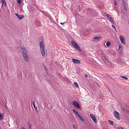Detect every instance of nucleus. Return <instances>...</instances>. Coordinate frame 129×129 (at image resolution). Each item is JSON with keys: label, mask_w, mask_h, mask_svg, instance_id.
Listing matches in <instances>:
<instances>
[{"label": "nucleus", "mask_w": 129, "mask_h": 129, "mask_svg": "<svg viewBox=\"0 0 129 129\" xmlns=\"http://www.w3.org/2000/svg\"><path fill=\"white\" fill-rule=\"evenodd\" d=\"M20 47L22 50V55L24 60L26 62H28L29 61V58L26 50L23 46H20Z\"/></svg>", "instance_id": "nucleus-1"}, {"label": "nucleus", "mask_w": 129, "mask_h": 129, "mask_svg": "<svg viewBox=\"0 0 129 129\" xmlns=\"http://www.w3.org/2000/svg\"><path fill=\"white\" fill-rule=\"evenodd\" d=\"M40 50L42 55L43 57L45 56V51L43 43L42 41L40 42L39 44Z\"/></svg>", "instance_id": "nucleus-2"}, {"label": "nucleus", "mask_w": 129, "mask_h": 129, "mask_svg": "<svg viewBox=\"0 0 129 129\" xmlns=\"http://www.w3.org/2000/svg\"><path fill=\"white\" fill-rule=\"evenodd\" d=\"M73 111L75 115L77 117L79 118V119L81 121H84V118L82 117L77 112L75 109H73L72 110Z\"/></svg>", "instance_id": "nucleus-3"}, {"label": "nucleus", "mask_w": 129, "mask_h": 129, "mask_svg": "<svg viewBox=\"0 0 129 129\" xmlns=\"http://www.w3.org/2000/svg\"><path fill=\"white\" fill-rule=\"evenodd\" d=\"M71 43L77 49L79 50V51H81V50L80 49L77 44L74 41H72Z\"/></svg>", "instance_id": "nucleus-4"}, {"label": "nucleus", "mask_w": 129, "mask_h": 129, "mask_svg": "<svg viewBox=\"0 0 129 129\" xmlns=\"http://www.w3.org/2000/svg\"><path fill=\"white\" fill-rule=\"evenodd\" d=\"M119 38L121 43L123 45L125 44H126L125 39L124 37L122 35H120V36Z\"/></svg>", "instance_id": "nucleus-5"}, {"label": "nucleus", "mask_w": 129, "mask_h": 129, "mask_svg": "<svg viewBox=\"0 0 129 129\" xmlns=\"http://www.w3.org/2000/svg\"><path fill=\"white\" fill-rule=\"evenodd\" d=\"M72 103L73 106L78 108H80L81 107L79 104L75 101H73L72 102Z\"/></svg>", "instance_id": "nucleus-6"}, {"label": "nucleus", "mask_w": 129, "mask_h": 129, "mask_svg": "<svg viewBox=\"0 0 129 129\" xmlns=\"http://www.w3.org/2000/svg\"><path fill=\"white\" fill-rule=\"evenodd\" d=\"M106 16L108 18V19L112 23L114 24V22L112 18L111 17L110 15L108 14H106Z\"/></svg>", "instance_id": "nucleus-7"}, {"label": "nucleus", "mask_w": 129, "mask_h": 129, "mask_svg": "<svg viewBox=\"0 0 129 129\" xmlns=\"http://www.w3.org/2000/svg\"><path fill=\"white\" fill-rule=\"evenodd\" d=\"M90 116L94 123H96L97 122L96 119L94 115L91 114H90Z\"/></svg>", "instance_id": "nucleus-8"}, {"label": "nucleus", "mask_w": 129, "mask_h": 129, "mask_svg": "<svg viewBox=\"0 0 129 129\" xmlns=\"http://www.w3.org/2000/svg\"><path fill=\"white\" fill-rule=\"evenodd\" d=\"M114 115L115 117L117 119H119L120 116L119 113L116 111H114Z\"/></svg>", "instance_id": "nucleus-9"}, {"label": "nucleus", "mask_w": 129, "mask_h": 129, "mask_svg": "<svg viewBox=\"0 0 129 129\" xmlns=\"http://www.w3.org/2000/svg\"><path fill=\"white\" fill-rule=\"evenodd\" d=\"M72 60L73 62L75 64H79L81 63V62L80 60L75 58H73Z\"/></svg>", "instance_id": "nucleus-10"}, {"label": "nucleus", "mask_w": 129, "mask_h": 129, "mask_svg": "<svg viewBox=\"0 0 129 129\" xmlns=\"http://www.w3.org/2000/svg\"><path fill=\"white\" fill-rule=\"evenodd\" d=\"M17 17L19 19L21 20L23 18L24 16L23 15H19L17 14Z\"/></svg>", "instance_id": "nucleus-11"}, {"label": "nucleus", "mask_w": 129, "mask_h": 129, "mask_svg": "<svg viewBox=\"0 0 129 129\" xmlns=\"http://www.w3.org/2000/svg\"><path fill=\"white\" fill-rule=\"evenodd\" d=\"M2 8L4 10L6 7V3H5V4H2L1 6Z\"/></svg>", "instance_id": "nucleus-12"}, {"label": "nucleus", "mask_w": 129, "mask_h": 129, "mask_svg": "<svg viewBox=\"0 0 129 129\" xmlns=\"http://www.w3.org/2000/svg\"><path fill=\"white\" fill-rule=\"evenodd\" d=\"M123 49V48L121 46L119 45L118 47V50L120 51L122 50Z\"/></svg>", "instance_id": "nucleus-13"}, {"label": "nucleus", "mask_w": 129, "mask_h": 129, "mask_svg": "<svg viewBox=\"0 0 129 129\" xmlns=\"http://www.w3.org/2000/svg\"><path fill=\"white\" fill-rule=\"evenodd\" d=\"M101 38V37H96L94 38V40L95 41L99 40Z\"/></svg>", "instance_id": "nucleus-14"}, {"label": "nucleus", "mask_w": 129, "mask_h": 129, "mask_svg": "<svg viewBox=\"0 0 129 129\" xmlns=\"http://www.w3.org/2000/svg\"><path fill=\"white\" fill-rule=\"evenodd\" d=\"M4 115H2L1 113L0 114V121L3 119V118Z\"/></svg>", "instance_id": "nucleus-15"}, {"label": "nucleus", "mask_w": 129, "mask_h": 129, "mask_svg": "<svg viewBox=\"0 0 129 129\" xmlns=\"http://www.w3.org/2000/svg\"><path fill=\"white\" fill-rule=\"evenodd\" d=\"M36 24H37V25L38 26H40L41 25V24L40 22L38 21H36Z\"/></svg>", "instance_id": "nucleus-16"}, {"label": "nucleus", "mask_w": 129, "mask_h": 129, "mask_svg": "<svg viewBox=\"0 0 129 129\" xmlns=\"http://www.w3.org/2000/svg\"><path fill=\"white\" fill-rule=\"evenodd\" d=\"M33 106L34 108L36 110H37V107L36 106L35 102L34 101H33Z\"/></svg>", "instance_id": "nucleus-17"}, {"label": "nucleus", "mask_w": 129, "mask_h": 129, "mask_svg": "<svg viewBox=\"0 0 129 129\" xmlns=\"http://www.w3.org/2000/svg\"><path fill=\"white\" fill-rule=\"evenodd\" d=\"M108 121L109 122V124H110L112 125L113 124L114 122L113 121L110 120H108Z\"/></svg>", "instance_id": "nucleus-18"}, {"label": "nucleus", "mask_w": 129, "mask_h": 129, "mask_svg": "<svg viewBox=\"0 0 129 129\" xmlns=\"http://www.w3.org/2000/svg\"><path fill=\"white\" fill-rule=\"evenodd\" d=\"M111 44V43L110 42H107L106 43V45L107 46H109Z\"/></svg>", "instance_id": "nucleus-19"}, {"label": "nucleus", "mask_w": 129, "mask_h": 129, "mask_svg": "<svg viewBox=\"0 0 129 129\" xmlns=\"http://www.w3.org/2000/svg\"><path fill=\"white\" fill-rule=\"evenodd\" d=\"M17 2L18 4L20 5L22 2V0H17Z\"/></svg>", "instance_id": "nucleus-20"}, {"label": "nucleus", "mask_w": 129, "mask_h": 129, "mask_svg": "<svg viewBox=\"0 0 129 129\" xmlns=\"http://www.w3.org/2000/svg\"><path fill=\"white\" fill-rule=\"evenodd\" d=\"M74 85H75L76 86L77 88H78L79 87V86H78V84H77V82H74Z\"/></svg>", "instance_id": "nucleus-21"}, {"label": "nucleus", "mask_w": 129, "mask_h": 129, "mask_svg": "<svg viewBox=\"0 0 129 129\" xmlns=\"http://www.w3.org/2000/svg\"><path fill=\"white\" fill-rule=\"evenodd\" d=\"M1 3H2V4H4L5 3H6L4 0H1Z\"/></svg>", "instance_id": "nucleus-22"}, {"label": "nucleus", "mask_w": 129, "mask_h": 129, "mask_svg": "<svg viewBox=\"0 0 129 129\" xmlns=\"http://www.w3.org/2000/svg\"><path fill=\"white\" fill-rule=\"evenodd\" d=\"M28 125H29V129H32V128H31V126H32V125H31L30 123L29 122L28 123Z\"/></svg>", "instance_id": "nucleus-23"}, {"label": "nucleus", "mask_w": 129, "mask_h": 129, "mask_svg": "<svg viewBox=\"0 0 129 129\" xmlns=\"http://www.w3.org/2000/svg\"><path fill=\"white\" fill-rule=\"evenodd\" d=\"M121 77L127 80L128 79V78L125 76H121Z\"/></svg>", "instance_id": "nucleus-24"}, {"label": "nucleus", "mask_w": 129, "mask_h": 129, "mask_svg": "<svg viewBox=\"0 0 129 129\" xmlns=\"http://www.w3.org/2000/svg\"><path fill=\"white\" fill-rule=\"evenodd\" d=\"M112 26V27L113 28H114L115 29V31H116V32H117V30H116V27H115V26L114 25H112V26Z\"/></svg>", "instance_id": "nucleus-25"}, {"label": "nucleus", "mask_w": 129, "mask_h": 129, "mask_svg": "<svg viewBox=\"0 0 129 129\" xmlns=\"http://www.w3.org/2000/svg\"><path fill=\"white\" fill-rule=\"evenodd\" d=\"M44 67L45 69V70L46 72L47 73V70L45 66H44Z\"/></svg>", "instance_id": "nucleus-26"}, {"label": "nucleus", "mask_w": 129, "mask_h": 129, "mask_svg": "<svg viewBox=\"0 0 129 129\" xmlns=\"http://www.w3.org/2000/svg\"><path fill=\"white\" fill-rule=\"evenodd\" d=\"M103 58H104L105 59V61H107V58H106V57L105 56H104L103 57Z\"/></svg>", "instance_id": "nucleus-27"}, {"label": "nucleus", "mask_w": 129, "mask_h": 129, "mask_svg": "<svg viewBox=\"0 0 129 129\" xmlns=\"http://www.w3.org/2000/svg\"><path fill=\"white\" fill-rule=\"evenodd\" d=\"M77 126H75V125H73V127L74 128V129H76Z\"/></svg>", "instance_id": "nucleus-28"}, {"label": "nucleus", "mask_w": 129, "mask_h": 129, "mask_svg": "<svg viewBox=\"0 0 129 129\" xmlns=\"http://www.w3.org/2000/svg\"><path fill=\"white\" fill-rule=\"evenodd\" d=\"M115 6H116L117 4V1H116V0H115Z\"/></svg>", "instance_id": "nucleus-29"}, {"label": "nucleus", "mask_w": 129, "mask_h": 129, "mask_svg": "<svg viewBox=\"0 0 129 129\" xmlns=\"http://www.w3.org/2000/svg\"><path fill=\"white\" fill-rule=\"evenodd\" d=\"M85 77L86 78V77H87V74H85Z\"/></svg>", "instance_id": "nucleus-30"}, {"label": "nucleus", "mask_w": 129, "mask_h": 129, "mask_svg": "<svg viewBox=\"0 0 129 129\" xmlns=\"http://www.w3.org/2000/svg\"><path fill=\"white\" fill-rule=\"evenodd\" d=\"M124 128L123 127H120L119 129H123Z\"/></svg>", "instance_id": "nucleus-31"}, {"label": "nucleus", "mask_w": 129, "mask_h": 129, "mask_svg": "<svg viewBox=\"0 0 129 129\" xmlns=\"http://www.w3.org/2000/svg\"><path fill=\"white\" fill-rule=\"evenodd\" d=\"M60 23L61 24H62V25H63L64 24V23L61 22Z\"/></svg>", "instance_id": "nucleus-32"}, {"label": "nucleus", "mask_w": 129, "mask_h": 129, "mask_svg": "<svg viewBox=\"0 0 129 129\" xmlns=\"http://www.w3.org/2000/svg\"><path fill=\"white\" fill-rule=\"evenodd\" d=\"M21 129H25V128H24V127H22V128Z\"/></svg>", "instance_id": "nucleus-33"}, {"label": "nucleus", "mask_w": 129, "mask_h": 129, "mask_svg": "<svg viewBox=\"0 0 129 129\" xmlns=\"http://www.w3.org/2000/svg\"><path fill=\"white\" fill-rule=\"evenodd\" d=\"M120 0H116V1H120Z\"/></svg>", "instance_id": "nucleus-34"}, {"label": "nucleus", "mask_w": 129, "mask_h": 129, "mask_svg": "<svg viewBox=\"0 0 129 129\" xmlns=\"http://www.w3.org/2000/svg\"><path fill=\"white\" fill-rule=\"evenodd\" d=\"M88 9L89 10H90V11L91 10L90 9Z\"/></svg>", "instance_id": "nucleus-35"}, {"label": "nucleus", "mask_w": 129, "mask_h": 129, "mask_svg": "<svg viewBox=\"0 0 129 129\" xmlns=\"http://www.w3.org/2000/svg\"><path fill=\"white\" fill-rule=\"evenodd\" d=\"M15 15H16V13H15Z\"/></svg>", "instance_id": "nucleus-36"}, {"label": "nucleus", "mask_w": 129, "mask_h": 129, "mask_svg": "<svg viewBox=\"0 0 129 129\" xmlns=\"http://www.w3.org/2000/svg\"><path fill=\"white\" fill-rule=\"evenodd\" d=\"M0 10H1V9H0Z\"/></svg>", "instance_id": "nucleus-37"}]
</instances>
